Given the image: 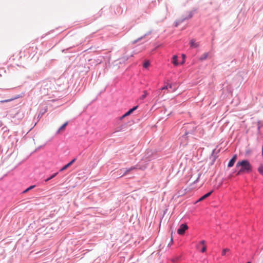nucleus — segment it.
Masks as SVG:
<instances>
[{"label": "nucleus", "instance_id": "f257e3e1", "mask_svg": "<svg viewBox=\"0 0 263 263\" xmlns=\"http://www.w3.org/2000/svg\"><path fill=\"white\" fill-rule=\"evenodd\" d=\"M240 167L237 173L239 175L243 173H249L252 171V167L250 162L247 160H243L237 163L236 167Z\"/></svg>", "mask_w": 263, "mask_h": 263}, {"label": "nucleus", "instance_id": "f03ea898", "mask_svg": "<svg viewBox=\"0 0 263 263\" xmlns=\"http://www.w3.org/2000/svg\"><path fill=\"white\" fill-rule=\"evenodd\" d=\"M146 168V165H144L142 167H140V166H139V165H135L134 166H132L131 167H130L129 168H127L126 170H124L123 168L120 169L119 171L120 172H123V174L121 175V177H122V176H124L128 174L130 172H131V171H133V170H137V169L144 170Z\"/></svg>", "mask_w": 263, "mask_h": 263}, {"label": "nucleus", "instance_id": "7ed1b4c3", "mask_svg": "<svg viewBox=\"0 0 263 263\" xmlns=\"http://www.w3.org/2000/svg\"><path fill=\"white\" fill-rule=\"evenodd\" d=\"M155 155L152 150L147 149L142 154V160L150 161Z\"/></svg>", "mask_w": 263, "mask_h": 263}, {"label": "nucleus", "instance_id": "20e7f679", "mask_svg": "<svg viewBox=\"0 0 263 263\" xmlns=\"http://www.w3.org/2000/svg\"><path fill=\"white\" fill-rule=\"evenodd\" d=\"M188 229V226L186 224H181L177 230V233L180 235L184 234L185 231Z\"/></svg>", "mask_w": 263, "mask_h": 263}, {"label": "nucleus", "instance_id": "39448f33", "mask_svg": "<svg viewBox=\"0 0 263 263\" xmlns=\"http://www.w3.org/2000/svg\"><path fill=\"white\" fill-rule=\"evenodd\" d=\"M195 127H193V130L191 132H190V131H186L185 132L184 135L183 136H182L181 139H182V140H184V142H185L184 145H185L186 144V143L188 141L187 136L190 134H192V133L195 130Z\"/></svg>", "mask_w": 263, "mask_h": 263}, {"label": "nucleus", "instance_id": "423d86ee", "mask_svg": "<svg viewBox=\"0 0 263 263\" xmlns=\"http://www.w3.org/2000/svg\"><path fill=\"white\" fill-rule=\"evenodd\" d=\"M190 45L192 48H197L199 46V43L196 42L194 39H192L191 40H190Z\"/></svg>", "mask_w": 263, "mask_h": 263}, {"label": "nucleus", "instance_id": "0eeeda50", "mask_svg": "<svg viewBox=\"0 0 263 263\" xmlns=\"http://www.w3.org/2000/svg\"><path fill=\"white\" fill-rule=\"evenodd\" d=\"M237 159V155H235L233 156V157H232V158L230 160V161H229V163H228V166L229 167H232L234 164V163L235 162L236 160Z\"/></svg>", "mask_w": 263, "mask_h": 263}, {"label": "nucleus", "instance_id": "6e6552de", "mask_svg": "<svg viewBox=\"0 0 263 263\" xmlns=\"http://www.w3.org/2000/svg\"><path fill=\"white\" fill-rule=\"evenodd\" d=\"M213 192V191H211L209 193H208L207 194H205L204 195L202 196V197H201L196 202H199V201H201L203 200H204L205 199H206V198H208V197H209L212 193Z\"/></svg>", "mask_w": 263, "mask_h": 263}, {"label": "nucleus", "instance_id": "1a4fd4ad", "mask_svg": "<svg viewBox=\"0 0 263 263\" xmlns=\"http://www.w3.org/2000/svg\"><path fill=\"white\" fill-rule=\"evenodd\" d=\"M138 107V106H135L133 108H132V109H129L127 112H126L123 116L122 118H124L127 116H128L130 114H131L134 110H135Z\"/></svg>", "mask_w": 263, "mask_h": 263}, {"label": "nucleus", "instance_id": "9d476101", "mask_svg": "<svg viewBox=\"0 0 263 263\" xmlns=\"http://www.w3.org/2000/svg\"><path fill=\"white\" fill-rule=\"evenodd\" d=\"M68 122H66L63 125H62L58 130L57 134H60L61 132L64 130L66 126L67 125Z\"/></svg>", "mask_w": 263, "mask_h": 263}, {"label": "nucleus", "instance_id": "9b49d317", "mask_svg": "<svg viewBox=\"0 0 263 263\" xmlns=\"http://www.w3.org/2000/svg\"><path fill=\"white\" fill-rule=\"evenodd\" d=\"M18 98V97H14V98H11L10 99H7V100H1V101H0V103H6V102H9L13 101L14 100H15Z\"/></svg>", "mask_w": 263, "mask_h": 263}, {"label": "nucleus", "instance_id": "f8f14e48", "mask_svg": "<svg viewBox=\"0 0 263 263\" xmlns=\"http://www.w3.org/2000/svg\"><path fill=\"white\" fill-rule=\"evenodd\" d=\"M172 62H173V64L175 65H178V61H177V55H174L173 56Z\"/></svg>", "mask_w": 263, "mask_h": 263}, {"label": "nucleus", "instance_id": "ddd939ff", "mask_svg": "<svg viewBox=\"0 0 263 263\" xmlns=\"http://www.w3.org/2000/svg\"><path fill=\"white\" fill-rule=\"evenodd\" d=\"M148 93L146 91H143V95H142L141 97H139V100H143L147 96Z\"/></svg>", "mask_w": 263, "mask_h": 263}, {"label": "nucleus", "instance_id": "4468645a", "mask_svg": "<svg viewBox=\"0 0 263 263\" xmlns=\"http://www.w3.org/2000/svg\"><path fill=\"white\" fill-rule=\"evenodd\" d=\"M208 57V53H203L199 58L200 60L203 61L205 60L207 57Z\"/></svg>", "mask_w": 263, "mask_h": 263}, {"label": "nucleus", "instance_id": "2eb2a0df", "mask_svg": "<svg viewBox=\"0 0 263 263\" xmlns=\"http://www.w3.org/2000/svg\"><path fill=\"white\" fill-rule=\"evenodd\" d=\"M258 172L263 176V164H260L257 169Z\"/></svg>", "mask_w": 263, "mask_h": 263}, {"label": "nucleus", "instance_id": "dca6fc26", "mask_svg": "<svg viewBox=\"0 0 263 263\" xmlns=\"http://www.w3.org/2000/svg\"><path fill=\"white\" fill-rule=\"evenodd\" d=\"M150 65V63L148 61H145L143 64V66L145 68H147Z\"/></svg>", "mask_w": 263, "mask_h": 263}, {"label": "nucleus", "instance_id": "f3484780", "mask_svg": "<svg viewBox=\"0 0 263 263\" xmlns=\"http://www.w3.org/2000/svg\"><path fill=\"white\" fill-rule=\"evenodd\" d=\"M230 251V250L228 248H226V249H223L222 251V256H225L226 255V253L227 252H229Z\"/></svg>", "mask_w": 263, "mask_h": 263}, {"label": "nucleus", "instance_id": "a211bd4d", "mask_svg": "<svg viewBox=\"0 0 263 263\" xmlns=\"http://www.w3.org/2000/svg\"><path fill=\"white\" fill-rule=\"evenodd\" d=\"M57 174H58V173H54L51 177H50L49 178H47L45 181H49V180H50V179H52L53 178H54Z\"/></svg>", "mask_w": 263, "mask_h": 263}, {"label": "nucleus", "instance_id": "6ab92c4d", "mask_svg": "<svg viewBox=\"0 0 263 263\" xmlns=\"http://www.w3.org/2000/svg\"><path fill=\"white\" fill-rule=\"evenodd\" d=\"M69 166L67 164L65 165H64L61 170L60 171L62 172L65 170H66L68 167H69Z\"/></svg>", "mask_w": 263, "mask_h": 263}, {"label": "nucleus", "instance_id": "aec40b11", "mask_svg": "<svg viewBox=\"0 0 263 263\" xmlns=\"http://www.w3.org/2000/svg\"><path fill=\"white\" fill-rule=\"evenodd\" d=\"M76 160V159H73L71 161H70L67 164L70 166H71Z\"/></svg>", "mask_w": 263, "mask_h": 263}, {"label": "nucleus", "instance_id": "412c9836", "mask_svg": "<svg viewBox=\"0 0 263 263\" xmlns=\"http://www.w3.org/2000/svg\"><path fill=\"white\" fill-rule=\"evenodd\" d=\"M76 160V159H73L71 161H70L67 164L70 166H71Z\"/></svg>", "mask_w": 263, "mask_h": 263}, {"label": "nucleus", "instance_id": "4be33fe9", "mask_svg": "<svg viewBox=\"0 0 263 263\" xmlns=\"http://www.w3.org/2000/svg\"><path fill=\"white\" fill-rule=\"evenodd\" d=\"M76 160V159H73L71 161H70L67 164L70 166H71Z\"/></svg>", "mask_w": 263, "mask_h": 263}, {"label": "nucleus", "instance_id": "5701e85b", "mask_svg": "<svg viewBox=\"0 0 263 263\" xmlns=\"http://www.w3.org/2000/svg\"><path fill=\"white\" fill-rule=\"evenodd\" d=\"M206 246L204 245L203 246V247L202 248V250H201V252L204 253L206 251Z\"/></svg>", "mask_w": 263, "mask_h": 263}, {"label": "nucleus", "instance_id": "b1692460", "mask_svg": "<svg viewBox=\"0 0 263 263\" xmlns=\"http://www.w3.org/2000/svg\"><path fill=\"white\" fill-rule=\"evenodd\" d=\"M168 85H166L164 87H163L162 88H161V90H166V89H168Z\"/></svg>", "mask_w": 263, "mask_h": 263}, {"label": "nucleus", "instance_id": "393cba45", "mask_svg": "<svg viewBox=\"0 0 263 263\" xmlns=\"http://www.w3.org/2000/svg\"><path fill=\"white\" fill-rule=\"evenodd\" d=\"M201 244H202L203 246L205 245V241L204 240H202L200 242Z\"/></svg>", "mask_w": 263, "mask_h": 263}, {"label": "nucleus", "instance_id": "a878e982", "mask_svg": "<svg viewBox=\"0 0 263 263\" xmlns=\"http://www.w3.org/2000/svg\"><path fill=\"white\" fill-rule=\"evenodd\" d=\"M167 85L168 88H172V84H168Z\"/></svg>", "mask_w": 263, "mask_h": 263}, {"label": "nucleus", "instance_id": "bb28decb", "mask_svg": "<svg viewBox=\"0 0 263 263\" xmlns=\"http://www.w3.org/2000/svg\"><path fill=\"white\" fill-rule=\"evenodd\" d=\"M34 187V185H32V186H30L28 188V190H31L32 189H33V187Z\"/></svg>", "mask_w": 263, "mask_h": 263}, {"label": "nucleus", "instance_id": "cd10ccee", "mask_svg": "<svg viewBox=\"0 0 263 263\" xmlns=\"http://www.w3.org/2000/svg\"><path fill=\"white\" fill-rule=\"evenodd\" d=\"M178 24H179V23H178V22H176V23H175V27H177V26H178Z\"/></svg>", "mask_w": 263, "mask_h": 263}, {"label": "nucleus", "instance_id": "c85d7f7f", "mask_svg": "<svg viewBox=\"0 0 263 263\" xmlns=\"http://www.w3.org/2000/svg\"><path fill=\"white\" fill-rule=\"evenodd\" d=\"M29 190H28V189H27L24 191V192H25H25H28Z\"/></svg>", "mask_w": 263, "mask_h": 263}, {"label": "nucleus", "instance_id": "c756f323", "mask_svg": "<svg viewBox=\"0 0 263 263\" xmlns=\"http://www.w3.org/2000/svg\"><path fill=\"white\" fill-rule=\"evenodd\" d=\"M182 58H185V55L184 54H182Z\"/></svg>", "mask_w": 263, "mask_h": 263}, {"label": "nucleus", "instance_id": "7c9ffc66", "mask_svg": "<svg viewBox=\"0 0 263 263\" xmlns=\"http://www.w3.org/2000/svg\"><path fill=\"white\" fill-rule=\"evenodd\" d=\"M166 18V15H165V16L164 17V19H165Z\"/></svg>", "mask_w": 263, "mask_h": 263}, {"label": "nucleus", "instance_id": "2f4dec72", "mask_svg": "<svg viewBox=\"0 0 263 263\" xmlns=\"http://www.w3.org/2000/svg\"><path fill=\"white\" fill-rule=\"evenodd\" d=\"M171 241H173V238H172V237H171Z\"/></svg>", "mask_w": 263, "mask_h": 263}, {"label": "nucleus", "instance_id": "473e14b6", "mask_svg": "<svg viewBox=\"0 0 263 263\" xmlns=\"http://www.w3.org/2000/svg\"><path fill=\"white\" fill-rule=\"evenodd\" d=\"M247 263H251V262H247Z\"/></svg>", "mask_w": 263, "mask_h": 263}]
</instances>
